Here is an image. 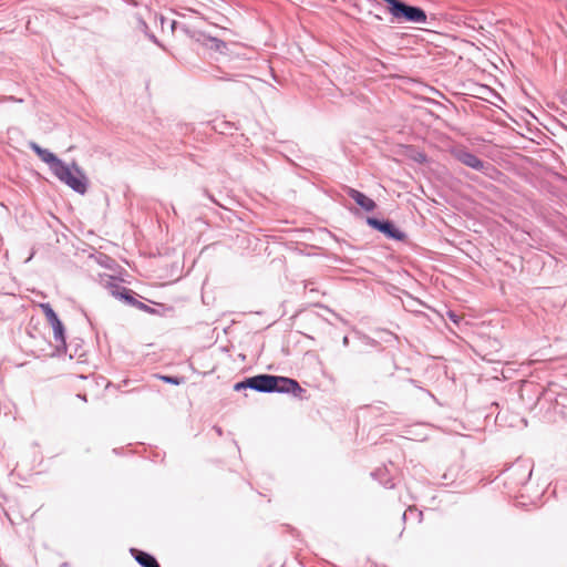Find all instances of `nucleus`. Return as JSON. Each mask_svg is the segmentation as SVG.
Here are the masks:
<instances>
[{
    "label": "nucleus",
    "instance_id": "6",
    "mask_svg": "<svg viewBox=\"0 0 567 567\" xmlns=\"http://www.w3.org/2000/svg\"><path fill=\"white\" fill-rule=\"evenodd\" d=\"M301 391L302 389L297 381L285 377H277L276 389H274V392L296 394Z\"/></svg>",
    "mask_w": 567,
    "mask_h": 567
},
{
    "label": "nucleus",
    "instance_id": "8",
    "mask_svg": "<svg viewBox=\"0 0 567 567\" xmlns=\"http://www.w3.org/2000/svg\"><path fill=\"white\" fill-rule=\"evenodd\" d=\"M134 554L136 561L143 567H159L157 560L145 551H141L137 549H131Z\"/></svg>",
    "mask_w": 567,
    "mask_h": 567
},
{
    "label": "nucleus",
    "instance_id": "11",
    "mask_svg": "<svg viewBox=\"0 0 567 567\" xmlns=\"http://www.w3.org/2000/svg\"><path fill=\"white\" fill-rule=\"evenodd\" d=\"M40 307L50 324L53 321H55L56 319H59L58 315L55 313V311L52 309V307L49 303H41Z\"/></svg>",
    "mask_w": 567,
    "mask_h": 567
},
{
    "label": "nucleus",
    "instance_id": "1",
    "mask_svg": "<svg viewBox=\"0 0 567 567\" xmlns=\"http://www.w3.org/2000/svg\"><path fill=\"white\" fill-rule=\"evenodd\" d=\"M52 173L60 182L68 185L74 192L82 195L86 193L89 181L76 163L73 162L69 165L62 161L56 164Z\"/></svg>",
    "mask_w": 567,
    "mask_h": 567
},
{
    "label": "nucleus",
    "instance_id": "10",
    "mask_svg": "<svg viewBox=\"0 0 567 567\" xmlns=\"http://www.w3.org/2000/svg\"><path fill=\"white\" fill-rule=\"evenodd\" d=\"M40 307L50 324L53 321H55L56 319H59L58 315L55 313V311L52 309V307L49 303H41Z\"/></svg>",
    "mask_w": 567,
    "mask_h": 567
},
{
    "label": "nucleus",
    "instance_id": "12",
    "mask_svg": "<svg viewBox=\"0 0 567 567\" xmlns=\"http://www.w3.org/2000/svg\"><path fill=\"white\" fill-rule=\"evenodd\" d=\"M161 379L166 382V383H171V384H179L181 383V380L176 377H167V375H163L161 377Z\"/></svg>",
    "mask_w": 567,
    "mask_h": 567
},
{
    "label": "nucleus",
    "instance_id": "9",
    "mask_svg": "<svg viewBox=\"0 0 567 567\" xmlns=\"http://www.w3.org/2000/svg\"><path fill=\"white\" fill-rule=\"evenodd\" d=\"M51 327L53 329V334H54L55 341L63 346L65 343V338H64V327H63L61 320L56 319L55 321H53L51 323Z\"/></svg>",
    "mask_w": 567,
    "mask_h": 567
},
{
    "label": "nucleus",
    "instance_id": "13",
    "mask_svg": "<svg viewBox=\"0 0 567 567\" xmlns=\"http://www.w3.org/2000/svg\"><path fill=\"white\" fill-rule=\"evenodd\" d=\"M449 318L455 323L458 321V317L454 312H449Z\"/></svg>",
    "mask_w": 567,
    "mask_h": 567
},
{
    "label": "nucleus",
    "instance_id": "5",
    "mask_svg": "<svg viewBox=\"0 0 567 567\" xmlns=\"http://www.w3.org/2000/svg\"><path fill=\"white\" fill-rule=\"evenodd\" d=\"M29 146L44 163H47L49 165L51 172L54 171L58 163L62 162L52 152H50L49 150L42 148L40 145H38L34 142H31L29 144Z\"/></svg>",
    "mask_w": 567,
    "mask_h": 567
},
{
    "label": "nucleus",
    "instance_id": "7",
    "mask_svg": "<svg viewBox=\"0 0 567 567\" xmlns=\"http://www.w3.org/2000/svg\"><path fill=\"white\" fill-rule=\"evenodd\" d=\"M347 193L365 212H372L377 206L373 199L357 189L348 188Z\"/></svg>",
    "mask_w": 567,
    "mask_h": 567
},
{
    "label": "nucleus",
    "instance_id": "3",
    "mask_svg": "<svg viewBox=\"0 0 567 567\" xmlns=\"http://www.w3.org/2000/svg\"><path fill=\"white\" fill-rule=\"evenodd\" d=\"M367 223L374 229L383 233L389 238L395 240H403L405 238V234L394 227V225L388 220H379L374 217H368Z\"/></svg>",
    "mask_w": 567,
    "mask_h": 567
},
{
    "label": "nucleus",
    "instance_id": "2",
    "mask_svg": "<svg viewBox=\"0 0 567 567\" xmlns=\"http://www.w3.org/2000/svg\"><path fill=\"white\" fill-rule=\"evenodd\" d=\"M277 377L270 374H259L251 378H248L246 381L237 383L235 385L236 390H240L243 388H249L256 390L258 392H274L276 389Z\"/></svg>",
    "mask_w": 567,
    "mask_h": 567
},
{
    "label": "nucleus",
    "instance_id": "4",
    "mask_svg": "<svg viewBox=\"0 0 567 567\" xmlns=\"http://www.w3.org/2000/svg\"><path fill=\"white\" fill-rule=\"evenodd\" d=\"M457 161H460L462 164L480 172H485V169L488 167V164L484 163L482 159H480L475 154L465 151L460 150L454 153Z\"/></svg>",
    "mask_w": 567,
    "mask_h": 567
}]
</instances>
